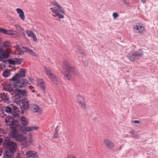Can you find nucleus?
Instances as JSON below:
<instances>
[{
	"mask_svg": "<svg viewBox=\"0 0 158 158\" xmlns=\"http://www.w3.org/2000/svg\"><path fill=\"white\" fill-rule=\"evenodd\" d=\"M19 131L17 129L11 130L8 133V136L10 139H15L19 134Z\"/></svg>",
	"mask_w": 158,
	"mask_h": 158,
	"instance_id": "14",
	"label": "nucleus"
},
{
	"mask_svg": "<svg viewBox=\"0 0 158 158\" xmlns=\"http://www.w3.org/2000/svg\"><path fill=\"white\" fill-rule=\"evenodd\" d=\"M31 37H32V38L33 40L34 41H35L37 40L36 37L34 34L33 35H32Z\"/></svg>",
	"mask_w": 158,
	"mask_h": 158,
	"instance_id": "42",
	"label": "nucleus"
},
{
	"mask_svg": "<svg viewBox=\"0 0 158 158\" xmlns=\"http://www.w3.org/2000/svg\"><path fill=\"white\" fill-rule=\"evenodd\" d=\"M3 94H5V95L4 96H1V100L4 102L8 101L9 100V98L6 95L5 93H3Z\"/></svg>",
	"mask_w": 158,
	"mask_h": 158,
	"instance_id": "27",
	"label": "nucleus"
},
{
	"mask_svg": "<svg viewBox=\"0 0 158 158\" xmlns=\"http://www.w3.org/2000/svg\"><path fill=\"white\" fill-rule=\"evenodd\" d=\"M56 15H57V16L60 19H63L64 18V16L63 15L60 14L58 12H57V13L56 14Z\"/></svg>",
	"mask_w": 158,
	"mask_h": 158,
	"instance_id": "35",
	"label": "nucleus"
},
{
	"mask_svg": "<svg viewBox=\"0 0 158 158\" xmlns=\"http://www.w3.org/2000/svg\"><path fill=\"white\" fill-rule=\"evenodd\" d=\"M3 114V115H4V116H6L7 115L6 114L4 113L3 114Z\"/></svg>",
	"mask_w": 158,
	"mask_h": 158,
	"instance_id": "59",
	"label": "nucleus"
},
{
	"mask_svg": "<svg viewBox=\"0 0 158 158\" xmlns=\"http://www.w3.org/2000/svg\"><path fill=\"white\" fill-rule=\"evenodd\" d=\"M104 141L106 147L110 150L112 149L114 147L113 143L107 139L105 138L104 139Z\"/></svg>",
	"mask_w": 158,
	"mask_h": 158,
	"instance_id": "17",
	"label": "nucleus"
},
{
	"mask_svg": "<svg viewBox=\"0 0 158 158\" xmlns=\"http://www.w3.org/2000/svg\"><path fill=\"white\" fill-rule=\"evenodd\" d=\"M26 32L28 36L30 37H31L32 35H33L34 34L31 31H28L27 30L26 31Z\"/></svg>",
	"mask_w": 158,
	"mask_h": 158,
	"instance_id": "34",
	"label": "nucleus"
},
{
	"mask_svg": "<svg viewBox=\"0 0 158 158\" xmlns=\"http://www.w3.org/2000/svg\"><path fill=\"white\" fill-rule=\"evenodd\" d=\"M19 17L22 20H24L25 19V17L24 12L19 14Z\"/></svg>",
	"mask_w": 158,
	"mask_h": 158,
	"instance_id": "32",
	"label": "nucleus"
},
{
	"mask_svg": "<svg viewBox=\"0 0 158 158\" xmlns=\"http://www.w3.org/2000/svg\"><path fill=\"white\" fill-rule=\"evenodd\" d=\"M15 27H16V28H17V29H19V30L20 31H21L22 32V31H23V32H24V30H23V29L19 25H15Z\"/></svg>",
	"mask_w": 158,
	"mask_h": 158,
	"instance_id": "33",
	"label": "nucleus"
},
{
	"mask_svg": "<svg viewBox=\"0 0 158 158\" xmlns=\"http://www.w3.org/2000/svg\"><path fill=\"white\" fill-rule=\"evenodd\" d=\"M63 63L62 73L64 75L65 79L69 81L70 80L72 73L74 75L77 74V69L74 67L70 65L66 60H64L63 62Z\"/></svg>",
	"mask_w": 158,
	"mask_h": 158,
	"instance_id": "3",
	"label": "nucleus"
},
{
	"mask_svg": "<svg viewBox=\"0 0 158 158\" xmlns=\"http://www.w3.org/2000/svg\"><path fill=\"white\" fill-rule=\"evenodd\" d=\"M39 83L41 85V86L45 85V84L43 81L40 82Z\"/></svg>",
	"mask_w": 158,
	"mask_h": 158,
	"instance_id": "50",
	"label": "nucleus"
},
{
	"mask_svg": "<svg viewBox=\"0 0 158 158\" xmlns=\"http://www.w3.org/2000/svg\"><path fill=\"white\" fill-rule=\"evenodd\" d=\"M8 50H0V61L4 58H7L10 56V53Z\"/></svg>",
	"mask_w": 158,
	"mask_h": 158,
	"instance_id": "12",
	"label": "nucleus"
},
{
	"mask_svg": "<svg viewBox=\"0 0 158 158\" xmlns=\"http://www.w3.org/2000/svg\"><path fill=\"white\" fill-rule=\"evenodd\" d=\"M50 10L52 12L56 14L57 13L56 10L54 9L53 7L51 8H50Z\"/></svg>",
	"mask_w": 158,
	"mask_h": 158,
	"instance_id": "38",
	"label": "nucleus"
},
{
	"mask_svg": "<svg viewBox=\"0 0 158 158\" xmlns=\"http://www.w3.org/2000/svg\"><path fill=\"white\" fill-rule=\"evenodd\" d=\"M95 119H96V118L95 117V118H94V120Z\"/></svg>",
	"mask_w": 158,
	"mask_h": 158,
	"instance_id": "63",
	"label": "nucleus"
},
{
	"mask_svg": "<svg viewBox=\"0 0 158 158\" xmlns=\"http://www.w3.org/2000/svg\"><path fill=\"white\" fill-rule=\"evenodd\" d=\"M2 154V148H0V156H1Z\"/></svg>",
	"mask_w": 158,
	"mask_h": 158,
	"instance_id": "54",
	"label": "nucleus"
},
{
	"mask_svg": "<svg viewBox=\"0 0 158 158\" xmlns=\"http://www.w3.org/2000/svg\"><path fill=\"white\" fill-rule=\"evenodd\" d=\"M26 70L25 69L22 68L15 74L11 78V80L16 81L17 84H19L23 89H26L27 87L30 89L31 86L28 85H30L27 79L23 78L26 75Z\"/></svg>",
	"mask_w": 158,
	"mask_h": 158,
	"instance_id": "2",
	"label": "nucleus"
},
{
	"mask_svg": "<svg viewBox=\"0 0 158 158\" xmlns=\"http://www.w3.org/2000/svg\"><path fill=\"white\" fill-rule=\"evenodd\" d=\"M19 46L20 47V48H21V47H22V48H23V49H27V47H24L23 46H22V45H21V46Z\"/></svg>",
	"mask_w": 158,
	"mask_h": 158,
	"instance_id": "51",
	"label": "nucleus"
},
{
	"mask_svg": "<svg viewBox=\"0 0 158 158\" xmlns=\"http://www.w3.org/2000/svg\"><path fill=\"white\" fill-rule=\"evenodd\" d=\"M131 122L136 124H139L140 123V122L138 120H132Z\"/></svg>",
	"mask_w": 158,
	"mask_h": 158,
	"instance_id": "45",
	"label": "nucleus"
},
{
	"mask_svg": "<svg viewBox=\"0 0 158 158\" xmlns=\"http://www.w3.org/2000/svg\"><path fill=\"white\" fill-rule=\"evenodd\" d=\"M53 5L54 6V8L57 11L62 13L63 15L65 14L63 8L57 2H55Z\"/></svg>",
	"mask_w": 158,
	"mask_h": 158,
	"instance_id": "16",
	"label": "nucleus"
},
{
	"mask_svg": "<svg viewBox=\"0 0 158 158\" xmlns=\"http://www.w3.org/2000/svg\"><path fill=\"white\" fill-rule=\"evenodd\" d=\"M77 53L78 54H80L81 55H82L84 54L83 52H79V51L77 52Z\"/></svg>",
	"mask_w": 158,
	"mask_h": 158,
	"instance_id": "56",
	"label": "nucleus"
},
{
	"mask_svg": "<svg viewBox=\"0 0 158 158\" xmlns=\"http://www.w3.org/2000/svg\"><path fill=\"white\" fill-rule=\"evenodd\" d=\"M25 143V144L26 145L28 146V144H27V143L26 142Z\"/></svg>",
	"mask_w": 158,
	"mask_h": 158,
	"instance_id": "61",
	"label": "nucleus"
},
{
	"mask_svg": "<svg viewBox=\"0 0 158 158\" xmlns=\"http://www.w3.org/2000/svg\"><path fill=\"white\" fill-rule=\"evenodd\" d=\"M28 78L30 81L31 82H33V79H32L31 78V77H28Z\"/></svg>",
	"mask_w": 158,
	"mask_h": 158,
	"instance_id": "52",
	"label": "nucleus"
},
{
	"mask_svg": "<svg viewBox=\"0 0 158 158\" xmlns=\"http://www.w3.org/2000/svg\"><path fill=\"white\" fill-rule=\"evenodd\" d=\"M28 158V157H27L26 158Z\"/></svg>",
	"mask_w": 158,
	"mask_h": 158,
	"instance_id": "64",
	"label": "nucleus"
},
{
	"mask_svg": "<svg viewBox=\"0 0 158 158\" xmlns=\"http://www.w3.org/2000/svg\"><path fill=\"white\" fill-rule=\"evenodd\" d=\"M22 34L23 35H25V34L24 33H22Z\"/></svg>",
	"mask_w": 158,
	"mask_h": 158,
	"instance_id": "60",
	"label": "nucleus"
},
{
	"mask_svg": "<svg viewBox=\"0 0 158 158\" xmlns=\"http://www.w3.org/2000/svg\"><path fill=\"white\" fill-rule=\"evenodd\" d=\"M31 92L33 93H34L35 92V90H31Z\"/></svg>",
	"mask_w": 158,
	"mask_h": 158,
	"instance_id": "58",
	"label": "nucleus"
},
{
	"mask_svg": "<svg viewBox=\"0 0 158 158\" xmlns=\"http://www.w3.org/2000/svg\"><path fill=\"white\" fill-rule=\"evenodd\" d=\"M44 70L46 74L48 77H50V75H52V73H51V70L49 68L44 66Z\"/></svg>",
	"mask_w": 158,
	"mask_h": 158,
	"instance_id": "24",
	"label": "nucleus"
},
{
	"mask_svg": "<svg viewBox=\"0 0 158 158\" xmlns=\"http://www.w3.org/2000/svg\"><path fill=\"white\" fill-rule=\"evenodd\" d=\"M10 139L9 136H6L5 137L3 143L4 147L6 148L10 144L11 142H12Z\"/></svg>",
	"mask_w": 158,
	"mask_h": 158,
	"instance_id": "21",
	"label": "nucleus"
},
{
	"mask_svg": "<svg viewBox=\"0 0 158 158\" xmlns=\"http://www.w3.org/2000/svg\"><path fill=\"white\" fill-rule=\"evenodd\" d=\"M77 102L78 103L81 105V108L84 109H86V105L85 104V100L83 97L80 95H78L77 96Z\"/></svg>",
	"mask_w": 158,
	"mask_h": 158,
	"instance_id": "13",
	"label": "nucleus"
},
{
	"mask_svg": "<svg viewBox=\"0 0 158 158\" xmlns=\"http://www.w3.org/2000/svg\"><path fill=\"white\" fill-rule=\"evenodd\" d=\"M33 109L34 111V112L37 113L39 114H41L43 111L42 109L40 108L36 104H34L33 105Z\"/></svg>",
	"mask_w": 158,
	"mask_h": 158,
	"instance_id": "20",
	"label": "nucleus"
},
{
	"mask_svg": "<svg viewBox=\"0 0 158 158\" xmlns=\"http://www.w3.org/2000/svg\"><path fill=\"white\" fill-rule=\"evenodd\" d=\"M130 133L133 135L134 137H135L136 135L135 134V131L134 130H132L131 131L129 132Z\"/></svg>",
	"mask_w": 158,
	"mask_h": 158,
	"instance_id": "43",
	"label": "nucleus"
},
{
	"mask_svg": "<svg viewBox=\"0 0 158 158\" xmlns=\"http://www.w3.org/2000/svg\"><path fill=\"white\" fill-rule=\"evenodd\" d=\"M10 47L12 48H15L16 49H20L21 48L18 45L16 44V45L12 46L9 41H6L2 43L0 46V49H3L6 48H9Z\"/></svg>",
	"mask_w": 158,
	"mask_h": 158,
	"instance_id": "7",
	"label": "nucleus"
},
{
	"mask_svg": "<svg viewBox=\"0 0 158 158\" xmlns=\"http://www.w3.org/2000/svg\"><path fill=\"white\" fill-rule=\"evenodd\" d=\"M25 52L29 53L32 56H38V54L36 53L35 52H33V51L32 50H25Z\"/></svg>",
	"mask_w": 158,
	"mask_h": 158,
	"instance_id": "26",
	"label": "nucleus"
},
{
	"mask_svg": "<svg viewBox=\"0 0 158 158\" xmlns=\"http://www.w3.org/2000/svg\"><path fill=\"white\" fill-rule=\"evenodd\" d=\"M20 112H19V114L21 113L23 114H24L25 113V111H24V109H22V107H20Z\"/></svg>",
	"mask_w": 158,
	"mask_h": 158,
	"instance_id": "39",
	"label": "nucleus"
},
{
	"mask_svg": "<svg viewBox=\"0 0 158 158\" xmlns=\"http://www.w3.org/2000/svg\"><path fill=\"white\" fill-rule=\"evenodd\" d=\"M21 101L22 104L24 103L27 104L26 103H27V102H29L26 98H23L21 100Z\"/></svg>",
	"mask_w": 158,
	"mask_h": 158,
	"instance_id": "30",
	"label": "nucleus"
},
{
	"mask_svg": "<svg viewBox=\"0 0 158 158\" xmlns=\"http://www.w3.org/2000/svg\"><path fill=\"white\" fill-rule=\"evenodd\" d=\"M16 11L17 13L19 14H21L23 13V10L19 8H17L16 9Z\"/></svg>",
	"mask_w": 158,
	"mask_h": 158,
	"instance_id": "36",
	"label": "nucleus"
},
{
	"mask_svg": "<svg viewBox=\"0 0 158 158\" xmlns=\"http://www.w3.org/2000/svg\"><path fill=\"white\" fill-rule=\"evenodd\" d=\"M18 51H19L17 53H15V54H18L19 55H20L22 54H23L24 52H25L26 51L25 50H18Z\"/></svg>",
	"mask_w": 158,
	"mask_h": 158,
	"instance_id": "29",
	"label": "nucleus"
},
{
	"mask_svg": "<svg viewBox=\"0 0 158 158\" xmlns=\"http://www.w3.org/2000/svg\"><path fill=\"white\" fill-rule=\"evenodd\" d=\"M18 119L19 123L20 121L22 124V125L21 124L19 126V130L22 133L26 134L27 132L37 130L39 128V127L35 126L26 127L28 124V121L25 116H20V118H18Z\"/></svg>",
	"mask_w": 158,
	"mask_h": 158,
	"instance_id": "4",
	"label": "nucleus"
},
{
	"mask_svg": "<svg viewBox=\"0 0 158 158\" xmlns=\"http://www.w3.org/2000/svg\"><path fill=\"white\" fill-rule=\"evenodd\" d=\"M4 110L5 109L4 108H3V107H2V108H1L0 109V112H2V114H3L4 113Z\"/></svg>",
	"mask_w": 158,
	"mask_h": 158,
	"instance_id": "44",
	"label": "nucleus"
},
{
	"mask_svg": "<svg viewBox=\"0 0 158 158\" xmlns=\"http://www.w3.org/2000/svg\"><path fill=\"white\" fill-rule=\"evenodd\" d=\"M3 108L5 109L4 111L7 114H12V106L10 107L9 106H3Z\"/></svg>",
	"mask_w": 158,
	"mask_h": 158,
	"instance_id": "22",
	"label": "nucleus"
},
{
	"mask_svg": "<svg viewBox=\"0 0 158 158\" xmlns=\"http://www.w3.org/2000/svg\"><path fill=\"white\" fill-rule=\"evenodd\" d=\"M82 61L85 67H86L88 65V62L87 60H82Z\"/></svg>",
	"mask_w": 158,
	"mask_h": 158,
	"instance_id": "37",
	"label": "nucleus"
},
{
	"mask_svg": "<svg viewBox=\"0 0 158 158\" xmlns=\"http://www.w3.org/2000/svg\"><path fill=\"white\" fill-rule=\"evenodd\" d=\"M143 54L142 50H138L136 51H132L127 55L129 59L132 61H134L138 59Z\"/></svg>",
	"mask_w": 158,
	"mask_h": 158,
	"instance_id": "6",
	"label": "nucleus"
},
{
	"mask_svg": "<svg viewBox=\"0 0 158 158\" xmlns=\"http://www.w3.org/2000/svg\"><path fill=\"white\" fill-rule=\"evenodd\" d=\"M67 158H77L76 156H69Z\"/></svg>",
	"mask_w": 158,
	"mask_h": 158,
	"instance_id": "49",
	"label": "nucleus"
},
{
	"mask_svg": "<svg viewBox=\"0 0 158 158\" xmlns=\"http://www.w3.org/2000/svg\"><path fill=\"white\" fill-rule=\"evenodd\" d=\"M0 34L11 35L14 37H16L17 36V32L16 31L11 29L7 30L1 27H0Z\"/></svg>",
	"mask_w": 158,
	"mask_h": 158,
	"instance_id": "8",
	"label": "nucleus"
},
{
	"mask_svg": "<svg viewBox=\"0 0 158 158\" xmlns=\"http://www.w3.org/2000/svg\"><path fill=\"white\" fill-rule=\"evenodd\" d=\"M13 156H12L10 154L3 155L2 158H13Z\"/></svg>",
	"mask_w": 158,
	"mask_h": 158,
	"instance_id": "31",
	"label": "nucleus"
},
{
	"mask_svg": "<svg viewBox=\"0 0 158 158\" xmlns=\"http://www.w3.org/2000/svg\"><path fill=\"white\" fill-rule=\"evenodd\" d=\"M26 155L28 157V158L31 157L34 158H37L38 157V153L37 152L32 151H30L27 152L26 153Z\"/></svg>",
	"mask_w": 158,
	"mask_h": 158,
	"instance_id": "18",
	"label": "nucleus"
},
{
	"mask_svg": "<svg viewBox=\"0 0 158 158\" xmlns=\"http://www.w3.org/2000/svg\"><path fill=\"white\" fill-rule=\"evenodd\" d=\"M23 59L17 58H14L13 59H8V63L10 65H15L16 64H20L23 61Z\"/></svg>",
	"mask_w": 158,
	"mask_h": 158,
	"instance_id": "10",
	"label": "nucleus"
},
{
	"mask_svg": "<svg viewBox=\"0 0 158 158\" xmlns=\"http://www.w3.org/2000/svg\"><path fill=\"white\" fill-rule=\"evenodd\" d=\"M54 135V138H57L58 137V134L56 132H55V133L53 134Z\"/></svg>",
	"mask_w": 158,
	"mask_h": 158,
	"instance_id": "46",
	"label": "nucleus"
},
{
	"mask_svg": "<svg viewBox=\"0 0 158 158\" xmlns=\"http://www.w3.org/2000/svg\"><path fill=\"white\" fill-rule=\"evenodd\" d=\"M45 85H43L40 86L41 88V89L43 91L44 93H45L46 92L45 88Z\"/></svg>",
	"mask_w": 158,
	"mask_h": 158,
	"instance_id": "41",
	"label": "nucleus"
},
{
	"mask_svg": "<svg viewBox=\"0 0 158 158\" xmlns=\"http://www.w3.org/2000/svg\"><path fill=\"white\" fill-rule=\"evenodd\" d=\"M5 123H6V126H9L11 130L16 129L17 127L19 129V126L21 125L19 123L18 118H15L10 116L6 117L5 118Z\"/></svg>",
	"mask_w": 158,
	"mask_h": 158,
	"instance_id": "5",
	"label": "nucleus"
},
{
	"mask_svg": "<svg viewBox=\"0 0 158 158\" xmlns=\"http://www.w3.org/2000/svg\"><path fill=\"white\" fill-rule=\"evenodd\" d=\"M27 104H23V107L24 110H28L30 108L29 102H27Z\"/></svg>",
	"mask_w": 158,
	"mask_h": 158,
	"instance_id": "28",
	"label": "nucleus"
},
{
	"mask_svg": "<svg viewBox=\"0 0 158 158\" xmlns=\"http://www.w3.org/2000/svg\"><path fill=\"white\" fill-rule=\"evenodd\" d=\"M9 152L8 151H5V152L4 153V155H6L7 154H9Z\"/></svg>",
	"mask_w": 158,
	"mask_h": 158,
	"instance_id": "53",
	"label": "nucleus"
},
{
	"mask_svg": "<svg viewBox=\"0 0 158 158\" xmlns=\"http://www.w3.org/2000/svg\"><path fill=\"white\" fill-rule=\"evenodd\" d=\"M10 106H12V116L15 118H20V116L19 115L20 112V108H18L15 106L10 104Z\"/></svg>",
	"mask_w": 158,
	"mask_h": 158,
	"instance_id": "9",
	"label": "nucleus"
},
{
	"mask_svg": "<svg viewBox=\"0 0 158 158\" xmlns=\"http://www.w3.org/2000/svg\"><path fill=\"white\" fill-rule=\"evenodd\" d=\"M142 3H144L146 2V0H140Z\"/></svg>",
	"mask_w": 158,
	"mask_h": 158,
	"instance_id": "57",
	"label": "nucleus"
},
{
	"mask_svg": "<svg viewBox=\"0 0 158 158\" xmlns=\"http://www.w3.org/2000/svg\"><path fill=\"white\" fill-rule=\"evenodd\" d=\"M50 77L51 80L55 82V84L56 85H59V81L57 80L56 77L52 74V75H50Z\"/></svg>",
	"mask_w": 158,
	"mask_h": 158,
	"instance_id": "23",
	"label": "nucleus"
},
{
	"mask_svg": "<svg viewBox=\"0 0 158 158\" xmlns=\"http://www.w3.org/2000/svg\"><path fill=\"white\" fill-rule=\"evenodd\" d=\"M9 67L10 68L11 67V66L10 65H9Z\"/></svg>",
	"mask_w": 158,
	"mask_h": 158,
	"instance_id": "62",
	"label": "nucleus"
},
{
	"mask_svg": "<svg viewBox=\"0 0 158 158\" xmlns=\"http://www.w3.org/2000/svg\"><path fill=\"white\" fill-rule=\"evenodd\" d=\"M10 81H13V83L8 84L7 83L2 84L3 89L5 91H8L11 93L12 95L14 94V97H16V99H20L22 97H26L27 94L26 89H23L19 84H17L16 81L11 80V79L9 80Z\"/></svg>",
	"mask_w": 158,
	"mask_h": 158,
	"instance_id": "1",
	"label": "nucleus"
},
{
	"mask_svg": "<svg viewBox=\"0 0 158 158\" xmlns=\"http://www.w3.org/2000/svg\"><path fill=\"white\" fill-rule=\"evenodd\" d=\"M8 60V59L6 60H4V59H2V61H0L2 62L3 63H4L5 64V65H6V62H7L8 63V61H7Z\"/></svg>",
	"mask_w": 158,
	"mask_h": 158,
	"instance_id": "47",
	"label": "nucleus"
},
{
	"mask_svg": "<svg viewBox=\"0 0 158 158\" xmlns=\"http://www.w3.org/2000/svg\"><path fill=\"white\" fill-rule=\"evenodd\" d=\"M123 2L127 7H129V4L126 2L125 0H123Z\"/></svg>",
	"mask_w": 158,
	"mask_h": 158,
	"instance_id": "48",
	"label": "nucleus"
},
{
	"mask_svg": "<svg viewBox=\"0 0 158 158\" xmlns=\"http://www.w3.org/2000/svg\"><path fill=\"white\" fill-rule=\"evenodd\" d=\"M6 148L9 149L10 153L13 154L16 151L17 145L15 143L12 142Z\"/></svg>",
	"mask_w": 158,
	"mask_h": 158,
	"instance_id": "11",
	"label": "nucleus"
},
{
	"mask_svg": "<svg viewBox=\"0 0 158 158\" xmlns=\"http://www.w3.org/2000/svg\"><path fill=\"white\" fill-rule=\"evenodd\" d=\"M135 26L136 28L135 27H133V29L136 30H138L140 34H142L145 31L144 28L143 27L142 25L140 23L138 22L135 23Z\"/></svg>",
	"mask_w": 158,
	"mask_h": 158,
	"instance_id": "15",
	"label": "nucleus"
},
{
	"mask_svg": "<svg viewBox=\"0 0 158 158\" xmlns=\"http://www.w3.org/2000/svg\"><path fill=\"white\" fill-rule=\"evenodd\" d=\"M10 74L11 73L10 70H9L8 71L6 70L5 71H3L2 75L4 77H6L9 76L10 75Z\"/></svg>",
	"mask_w": 158,
	"mask_h": 158,
	"instance_id": "25",
	"label": "nucleus"
},
{
	"mask_svg": "<svg viewBox=\"0 0 158 158\" xmlns=\"http://www.w3.org/2000/svg\"><path fill=\"white\" fill-rule=\"evenodd\" d=\"M3 141V139L2 138H0V143H2Z\"/></svg>",
	"mask_w": 158,
	"mask_h": 158,
	"instance_id": "55",
	"label": "nucleus"
},
{
	"mask_svg": "<svg viewBox=\"0 0 158 158\" xmlns=\"http://www.w3.org/2000/svg\"><path fill=\"white\" fill-rule=\"evenodd\" d=\"M26 137L23 135L19 133L15 139L17 141L21 142L24 141Z\"/></svg>",
	"mask_w": 158,
	"mask_h": 158,
	"instance_id": "19",
	"label": "nucleus"
},
{
	"mask_svg": "<svg viewBox=\"0 0 158 158\" xmlns=\"http://www.w3.org/2000/svg\"><path fill=\"white\" fill-rule=\"evenodd\" d=\"M113 16L114 19H115L118 16V14L117 13L114 12L113 13Z\"/></svg>",
	"mask_w": 158,
	"mask_h": 158,
	"instance_id": "40",
	"label": "nucleus"
}]
</instances>
